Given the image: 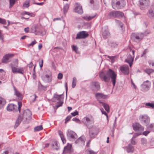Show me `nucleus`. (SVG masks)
I'll list each match as a JSON object with an SVG mask.
<instances>
[{"instance_id":"nucleus-13","label":"nucleus","mask_w":154,"mask_h":154,"mask_svg":"<svg viewBox=\"0 0 154 154\" xmlns=\"http://www.w3.org/2000/svg\"><path fill=\"white\" fill-rule=\"evenodd\" d=\"M91 88L93 91H97L100 88L99 83L97 82H92L91 84Z\"/></svg>"},{"instance_id":"nucleus-14","label":"nucleus","mask_w":154,"mask_h":154,"mask_svg":"<svg viewBox=\"0 0 154 154\" xmlns=\"http://www.w3.org/2000/svg\"><path fill=\"white\" fill-rule=\"evenodd\" d=\"M18 65V60L16 59H14L13 62L11 64L12 72L14 74L17 73V71L18 69V68H17Z\"/></svg>"},{"instance_id":"nucleus-59","label":"nucleus","mask_w":154,"mask_h":154,"mask_svg":"<svg viewBox=\"0 0 154 154\" xmlns=\"http://www.w3.org/2000/svg\"><path fill=\"white\" fill-rule=\"evenodd\" d=\"M148 51L147 49H145L143 51V54H142L141 57H142L143 56V55H145Z\"/></svg>"},{"instance_id":"nucleus-16","label":"nucleus","mask_w":154,"mask_h":154,"mask_svg":"<svg viewBox=\"0 0 154 154\" xmlns=\"http://www.w3.org/2000/svg\"><path fill=\"white\" fill-rule=\"evenodd\" d=\"M14 56V54H6L4 56L2 60V62L3 63H7L9 62V59L12 57Z\"/></svg>"},{"instance_id":"nucleus-37","label":"nucleus","mask_w":154,"mask_h":154,"mask_svg":"<svg viewBox=\"0 0 154 154\" xmlns=\"http://www.w3.org/2000/svg\"><path fill=\"white\" fill-rule=\"evenodd\" d=\"M95 16V15H94V16H84L83 17V18L86 20H90L94 18Z\"/></svg>"},{"instance_id":"nucleus-55","label":"nucleus","mask_w":154,"mask_h":154,"mask_svg":"<svg viewBox=\"0 0 154 154\" xmlns=\"http://www.w3.org/2000/svg\"><path fill=\"white\" fill-rule=\"evenodd\" d=\"M72 120L73 121L75 122L78 123H79L80 122V120L76 118H73Z\"/></svg>"},{"instance_id":"nucleus-49","label":"nucleus","mask_w":154,"mask_h":154,"mask_svg":"<svg viewBox=\"0 0 154 154\" xmlns=\"http://www.w3.org/2000/svg\"><path fill=\"white\" fill-rule=\"evenodd\" d=\"M100 110L102 113V114H104L106 116L107 118L108 119V116L107 115L106 112L103 109V108H101L100 109Z\"/></svg>"},{"instance_id":"nucleus-26","label":"nucleus","mask_w":154,"mask_h":154,"mask_svg":"<svg viewBox=\"0 0 154 154\" xmlns=\"http://www.w3.org/2000/svg\"><path fill=\"white\" fill-rule=\"evenodd\" d=\"M42 80L45 82H50L51 80V77L50 75L46 74L45 76L42 77Z\"/></svg>"},{"instance_id":"nucleus-15","label":"nucleus","mask_w":154,"mask_h":154,"mask_svg":"<svg viewBox=\"0 0 154 154\" xmlns=\"http://www.w3.org/2000/svg\"><path fill=\"white\" fill-rule=\"evenodd\" d=\"M120 69L121 72L125 75H128L129 72V69L128 66L126 65H124L121 66Z\"/></svg>"},{"instance_id":"nucleus-35","label":"nucleus","mask_w":154,"mask_h":154,"mask_svg":"<svg viewBox=\"0 0 154 154\" xmlns=\"http://www.w3.org/2000/svg\"><path fill=\"white\" fill-rule=\"evenodd\" d=\"M108 17H116V11L110 12L109 14Z\"/></svg>"},{"instance_id":"nucleus-29","label":"nucleus","mask_w":154,"mask_h":154,"mask_svg":"<svg viewBox=\"0 0 154 154\" xmlns=\"http://www.w3.org/2000/svg\"><path fill=\"white\" fill-rule=\"evenodd\" d=\"M23 119V117L21 116H19L16 121L14 127L17 128V127Z\"/></svg>"},{"instance_id":"nucleus-7","label":"nucleus","mask_w":154,"mask_h":154,"mask_svg":"<svg viewBox=\"0 0 154 154\" xmlns=\"http://www.w3.org/2000/svg\"><path fill=\"white\" fill-rule=\"evenodd\" d=\"M144 35L142 33H139L137 34L133 33L131 35V39L135 42L139 41L143 39Z\"/></svg>"},{"instance_id":"nucleus-19","label":"nucleus","mask_w":154,"mask_h":154,"mask_svg":"<svg viewBox=\"0 0 154 154\" xmlns=\"http://www.w3.org/2000/svg\"><path fill=\"white\" fill-rule=\"evenodd\" d=\"M7 109L9 111H12L14 112H16L17 111V107L14 104H10L7 106Z\"/></svg>"},{"instance_id":"nucleus-4","label":"nucleus","mask_w":154,"mask_h":154,"mask_svg":"<svg viewBox=\"0 0 154 154\" xmlns=\"http://www.w3.org/2000/svg\"><path fill=\"white\" fill-rule=\"evenodd\" d=\"M82 122L86 127L90 129L89 125L93 124L94 122V118L91 115H88L82 119Z\"/></svg>"},{"instance_id":"nucleus-24","label":"nucleus","mask_w":154,"mask_h":154,"mask_svg":"<svg viewBox=\"0 0 154 154\" xmlns=\"http://www.w3.org/2000/svg\"><path fill=\"white\" fill-rule=\"evenodd\" d=\"M14 91V94L19 99L21 100L23 98V96L20 92L18 91L15 86H13Z\"/></svg>"},{"instance_id":"nucleus-8","label":"nucleus","mask_w":154,"mask_h":154,"mask_svg":"<svg viewBox=\"0 0 154 154\" xmlns=\"http://www.w3.org/2000/svg\"><path fill=\"white\" fill-rule=\"evenodd\" d=\"M32 115V113L30 111L27 109L24 111L23 112V119H25V123H27V120H29Z\"/></svg>"},{"instance_id":"nucleus-44","label":"nucleus","mask_w":154,"mask_h":154,"mask_svg":"<svg viewBox=\"0 0 154 154\" xmlns=\"http://www.w3.org/2000/svg\"><path fill=\"white\" fill-rule=\"evenodd\" d=\"M141 144L144 145H145L147 143V141L146 139L142 138L141 140Z\"/></svg>"},{"instance_id":"nucleus-38","label":"nucleus","mask_w":154,"mask_h":154,"mask_svg":"<svg viewBox=\"0 0 154 154\" xmlns=\"http://www.w3.org/2000/svg\"><path fill=\"white\" fill-rule=\"evenodd\" d=\"M69 5L67 4H66L63 8V11L64 12V13L65 14L66 13H67L68 11V9L69 8Z\"/></svg>"},{"instance_id":"nucleus-1","label":"nucleus","mask_w":154,"mask_h":154,"mask_svg":"<svg viewBox=\"0 0 154 154\" xmlns=\"http://www.w3.org/2000/svg\"><path fill=\"white\" fill-rule=\"evenodd\" d=\"M99 76L102 81L106 82H108L111 79L113 86H115L117 75L112 70L109 69L106 71L100 72Z\"/></svg>"},{"instance_id":"nucleus-42","label":"nucleus","mask_w":154,"mask_h":154,"mask_svg":"<svg viewBox=\"0 0 154 154\" xmlns=\"http://www.w3.org/2000/svg\"><path fill=\"white\" fill-rule=\"evenodd\" d=\"M76 79L75 77H73V78L72 80V87L73 88H74L76 85Z\"/></svg>"},{"instance_id":"nucleus-23","label":"nucleus","mask_w":154,"mask_h":154,"mask_svg":"<svg viewBox=\"0 0 154 154\" xmlns=\"http://www.w3.org/2000/svg\"><path fill=\"white\" fill-rule=\"evenodd\" d=\"M139 4L140 5L142 6V8L143 9L144 8L148 5L149 3V0H139Z\"/></svg>"},{"instance_id":"nucleus-54","label":"nucleus","mask_w":154,"mask_h":154,"mask_svg":"<svg viewBox=\"0 0 154 154\" xmlns=\"http://www.w3.org/2000/svg\"><path fill=\"white\" fill-rule=\"evenodd\" d=\"M72 116H68L65 119V123H66L67 122L69 121L70 119L72 118Z\"/></svg>"},{"instance_id":"nucleus-12","label":"nucleus","mask_w":154,"mask_h":154,"mask_svg":"<svg viewBox=\"0 0 154 154\" xmlns=\"http://www.w3.org/2000/svg\"><path fill=\"white\" fill-rule=\"evenodd\" d=\"M102 33L103 37L104 39H106L109 36L110 33L107 26H105L102 28Z\"/></svg>"},{"instance_id":"nucleus-45","label":"nucleus","mask_w":154,"mask_h":154,"mask_svg":"<svg viewBox=\"0 0 154 154\" xmlns=\"http://www.w3.org/2000/svg\"><path fill=\"white\" fill-rule=\"evenodd\" d=\"M86 154H96L94 151L90 150H87L86 151Z\"/></svg>"},{"instance_id":"nucleus-63","label":"nucleus","mask_w":154,"mask_h":154,"mask_svg":"<svg viewBox=\"0 0 154 154\" xmlns=\"http://www.w3.org/2000/svg\"><path fill=\"white\" fill-rule=\"evenodd\" d=\"M44 3L43 2H34V4L36 5H42L44 4Z\"/></svg>"},{"instance_id":"nucleus-47","label":"nucleus","mask_w":154,"mask_h":154,"mask_svg":"<svg viewBox=\"0 0 154 154\" xmlns=\"http://www.w3.org/2000/svg\"><path fill=\"white\" fill-rule=\"evenodd\" d=\"M18 108L17 107V110H18L19 112H20V110L22 106V103L21 102H18Z\"/></svg>"},{"instance_id":"nucleus-3","label":"nucleus","mask_w":154,"mask_h":154,"mask_svg":"<svg viewBox=\"0 0 154 154\" xmlns=\"http://www.w3.org/2000/svg\"><path fill=\"white\" fill-rule=\"evenodd\" d=\"M111 4L113 9H120L125 7L126 2L124 0H112Z\"/></svg>"},{"instance_id":"nucleus-53","label":"nucleus","mask_w":154,"mask_h":154,"mask_svg":"<svg viewBox=\"0 0 154 154\" xmlns=\"http://www.w3.org/2000/svg\"><path fill=\"white\" fill-rule=\"evenodd\" d=\"M72 48L73 50L75 51L76 52H77L78 50V48L76 46L72 45Z\"/></svg>"},{"instance_id":"nucleus-5","label":"nucleus","mask_w":154,"mask_h":154,"mask_svg":"<svg viewBox=\"0 0 154 154\" xmlns=\"http://www.w3.org/2000/svg\"><path fill=\"white\" fill-rule=\"evenodd\" d=\"M139 119L140 122L143 125H147L149 123V118L147 115H140Z\"/></svg>"},{"instance_id":"nucleus-32","label":"nucleus","mask_w":154,"mask_h":154,"mask_svg":"<svg viewBox=\"0 0 154 154\" xmlns=\"http://www.w3.org/2000/svg\"><path fill=\"white\" fill-rule=\"evenodd\" d=\"M47 87V86H44L42 85L39 81L38 82V88L39 90H44L45 91L46 90V88Z\"/></svg>"},{"instance_id":"nucleus-18","label":"nucleus","mask_w":154,"mask_h":154,"mask_svg":"<svg viewBox=\"0 0 154 154\" xmlns=\"http://www.w3.org/2000/svg\"><path fill=\"white\" fill-rule=\"evenodd\" d=\"M89 135L91 138H94L97 134V129L95 128H92L89 131Z\"/></svg>"},{"instance_id":"nucleus-33","label":"nucleus","mask_w":154,"mask_h":154,"mask_svg":"<svg viewBox=\"0 0 154 154\" xmlns=\"http://www.w3.org/2000/svg\"><path fill=\"white\" fill-rule=\"evenodd\" d=\"M58 134L61 138L62 141L63 143H66V141L64 137V135L63 132L61 131H58Z\"/></svg>"},{"instance_id":"nucleus-22","label":"nucleus","mask_w":154,"mask_h":154,"mask_svg":"<svg viewBox=\"0 0 154 154\" xmlns=\"http://www.w3.org/2000/svg\"><path fill=\"white\" fill-rule=\"evenodd\" d=\"M134 57L131 56V54H129L128 56L127 59L125 60V61L129 64V66L131 67L132 65L134 60Z\"/></svg>"},{"instance_id":"nucleus-41","label":"nucleus","mask_w":154,"mask_h":154,"mask_svg":"<svg viewBox=\"0 0 154 154\" xmlns=\"http://www.w3.org/2000/svg\"><path fill=\"white\" fill-rule=\"evenodd\" d=\"M147 129L149 130H152L154 129V123L149 125L147 127Z\"/></svg>"},{"instance_id":"nucleus-28","label":"nucleus","mask_w":154,"mask_h":154,"mask_svg":"<svg viewBox=\"0 0 154 154\" xmlns=\"http://www.w3.org/2000/svg\"><path fill=\"white\" fill-rule=\"evenodd\" d=\"M126 149L128 153L132 152L134 150V147L131 144H128L126 147Z\"/></svg>"},{"instance_id":"nucleus-39","label":"nucleus","mask_w":154,"mask_h":154,"mask_svg":"<svg viewBox=\"0 0 154 154\" xmlns=\"http://www.w3.org/2000/svg\"><path fill=\"white\" fill-rule=\"evenodd\" d=\"M42 129H43V127L42 125L35 127L34 128V131H39Z\"/></svg>"},{"instance_id":"nucleus-51","label":"nucleus","mask_w":154,"mask_h":154,"mask_svg":"<svg viewBox=\"0 0 154 154\" xmlns=\"http://www.w3.org/2000/svg\"><path fill=\"white\" fill-rule=\"evenodd\" d=\"M0 23L3 24H6V22L5 20L0 18Z\"/></svg>"},{"instance_id":"nucleus-20","label":"nucleus","mask_w":154,"mask_h":154,"mask_svg":"<svg viewBox=\"0 0 154 154\" xmlns=\"http://www.w3.org/2000/svg\"><path fill=\"white\" fill-rule=\"evenodd\" d=\"M62 94L58 95L56 94H54V95L53 98L52 99V101L54 102H56L57 101H60L62 100L63 97Z\"/></svg>"},{"instance_id":"nucleus-25","label":"nucleus","mask_w":154,"mask_h":154,"mask_svg":"<svg viewBox=\"0 0 154 154\" xmlns=\"http://www.w3.org/2000/svg\"><path fill=\"white\" fill-rule=\"evenodd\" d=\"M154 9L150 8L148 9L147 14L148 17L151 19H154Z\"/></svg>"},{"instance_id":"nucleus-61","label":"nucleus","mask_w":154,"mask_h":154,"mask_svg":"<svg viewBox=\"0 0 154 154\" xmlns=\"http://www.w3.org/2000/svg\"><path fill=\"white\" fill-rule=\"evenodd\" d=\"M43 60H41V61H39V65L40 66V67L41 68L43 66Z\"/></svg>"},{"instance_id":"nucleus-10","label":"nucleus","mask_w":154,"mask_h":154,"mask_svg":"<svg viewBox=\"0 0 154 154\" xmlns=\"http://www.w3.org/2000/svg\"><path fill=\"white\" fill-rule=\"evenodd\" d=\"M133 130L135 131L141 132L144 130V128L139 123L135 122L132 124Z\"/></svg>"},{"instance_id":"nucleus-11","label":"nucleus","mask_w":154,"mask_h":154,"mask_svg":"<svg viewBox=\"0 0 154 154\" xmlns=\"http://www.w3.org/2000/svg\"><path fill=\"white\" fill-rule=\"evenodd\" d=\"M89 35L88 32L83 31L79 32L76 37V39H84L88 37Z\"/></svg>"},{"instance_id":"nucleus-50","label":"nucleus","mask_w":154,"mask_h":154,"mask_svg":"<svg viewBox=\"0 0 154 154\" xmlns=\"http://www.w3.org/2000/svg\"><path fill=\"white\" fill-rule=\"evenodd\" d=\"M109 44V45L112 47H115L117 46V45L113 42H110Z\"/></svg>"},{"instance_id":"nucleus-2","label":"nucleus","mask_w":154,"mask_h":154,"mask_svg":"<svg viewBox=\"0 0 154 154\" xmlns=\"http://www.w3.org/2000/svg\"><path fill=\"white\" fill-rule=\"evenodd\" d=\"M95 96L100 104V105L103 106L107 112H109V106L107 103L103 102L106 97V96L103 95L101 93H97L95 94Z\"/></svg>"},{"instance_id":"nucleus-43","label":"nucleus","mask_w":154,"mask_h":154,"mask_svg":"<svg viewBox=\"0 0 154 154\" xmlns=\"http://www.w3.org/2000/svg\"><path fill=\"white\" fill-rule=\"evenodd\" d=\"M63 103V102L62 100L59 101L57 103L56 107L57 109L59 107L61 106Z\"/></svg>"},{"instance_id":"nucleus-17","label":"nucleus","mask_w":154,"mask_h":154,"mask_svg":"<svg viewBox=\"0 0 154 154\" xmlns=\"http://www.w3.org/2000/svg\"><path fill=\"white\" fill-rule=\"evenodd\" d=\"M72 151V146L71 144H68L67 146H65L64 148L63 154H69L71 153Z\"/></svg>"},{"instance_id":"nucleus-21","label":"nucleus","mask_w":154,"mask_h":154,"mask_svg":"<svg viewBox=\"0 0 154 154\" xmlns=\"http://www.w3.org/2000/svg\"><path fill=\"white\" fill-rule=\"evenodd\" d=\"M74 10L75 12L79 14H81L83 13L82 6L78 4H77Z\"/></svg>"},{"instance_id":"nucleus-57","label":"nucleus","mask_w":154,"mask_h":154,"mask_svg":"<svg viewBox=\"0 0 154 154\" xmlns=\"http://www.w3.org/2000/svg\"><path fill=\"white\" fill-rule=\"evenodd\" d=\"M152 69H147L145 70V72L149 74L150 73L152 72Z\"/></svg>"},{"instance_id":"nucleus-52","label":"nucleus","mask_w":154,"mask_h":154,"mask_svg":"<svg viewBox=\"0 0 154 154\" xmlns=\"http://www.w3.org/2000/svg\"><path fill=\"white\" fill-rule=\"evenodd\" d=\"M37 43V42L35 40H34L32 41L31 43L28 45L27 46L28 47H30V46H33L34 45Z\"/></svg>"},{"instance_id":"nucleus-30","label":"nucleus","mask_w":154,"mask_h":154,"mask_svg":"<svg viewBox=\"0 0 154 154\" xmlns=\"http://www.w3.org/2000/svg\"><path fill=\"white\" fill-rule=\"evenodd\" d=\"M52 148L54 150H58L59 149V146H58L57 141H54L52 142L51 144Z\"/></svg>"},{"instance_id":"nucleus-6","label":"nucleus","mask_w":154,"mask_h":154,"mask_svg":"<svg viewBox=\"0 0 154 154\" xmlns=\"http://www.w3.org/2000/svg\"><path fill=\"white\" fill-rule=\"evenodd\" d=\"M151 83L148 80L143 82L141 85V90L143 92H146L150 88Z\"/></svg>"},{"instance_id":"nucleus-56","label":"nucleus","mask_w":154,"mask_h":154,"mask_svg":"<svg viewBox=\"0 0 154 154\" xmlns=\"http://www.w3.org/2000/svg\"><path fill=\"white\" fill-rule=\"evenodd\" d=\"M63 77V74L61 73H59L58 75L57 78L59 79H61Z\"/></svg>"},{"instance_id":"nucleus-48","label":"nucleus","mask_w":154,"mask_h":154,"mask_svg":"<svg viewBox=\"0 0 154 154\" xmlns=\"http://www.w3.org/2000/svg\"><path fill=\"white\" fill-rule=\"evenodd\" d=\"M18 73L22 74H23V68H18L17 71V73Z\"/></svg>"},{"instance_id":"nucleus-64","label":"nucleus","mask_w":154,"mask_h":154,"mask_svg":"<svg viewBox=\"0 0 154 154\" xmlns=\"http://www.w3.org/2000/svg\"><path fill=\"white\" fill-rule=\"evenodd\" d=\"M134 139H132V138L131 139V143L132 144L135 145L136 144V142L135 141L133 140Z\"/></svg>"},{"instance_id":"nucleus-27","label":"nucleus","mask_w":154,"mask_h":154,"mask_svg":"<svg viewBox=\"0 0 154 154\" xmlns=\"http://www.w3.org/2000/svg\"><path fill=\"white\" fill-rule=\"evenodd\" d=\"M85 140V138L84 136H81L79 137L75 141V143H81L82 144L84 145V143Z\"/></svg>"},{"instance_id":"nucleus-34","label":"nucleus","mask_w":154,"mask_h":154,"mask_svg":"<svg viewBox=\"0 0 154 154\" xmlns=\"http://www.w3.org/2000/svg\"><path fill=\"white\" fill-rule=\"evenodd\" d=\"M116 17H122L124 16L123 13L119 11H116Z\"/></svg>"},{"instance_id":"nucleus-31","label":"nucleus","mask_w":154,"mask_h":154,"mask_svg":"<svg viewBox=\"0 0 154 154\" xmlns=\"http://www.w3.org/2000/svg\"><path fill=\"white\" fill-rule=\"evenodd\" d=\"M6 103V101L2 97H0V109L3 107Z\"/></svg>"},{"instance_id":"nucleus-9","label":"nucleus","mask_w":154,"mask_h":154,"mask_svg":"<svg viewBox=\"0 0 154 154\" xmlns=\"http://www.w3.org/2000/svg\"><path fill=\"white\" fill-rule=\"evenodd\" d=\"M67 137L70 140H73L77 138L76 134L72 131L68 130L67 132Z\"/></svg>"},{"instance_id":"nucleus-36","label":"nucleus","mask_w":154,"mask_h":154,"mask_svg":"<svg viewBox=\"0 0 154 154\" xmlns=\"http://www.w3.org/2000/svg\"><path fill=\"white\" fill-rule=\"evenodd\" d=\"M145 106L147 107H149L151 108H154V103L153 102H152L151 103L149 102L146 103L145 104Z\"/></svg>"},{"instance_id":"nucleus-62","label":"nucleus","mask_w":154,"mask_h":154,"mask_svg":"<svg viewBox=\"0 0 154 154\" xmlns=\"http://www.w3.org/2000/svg\"><path fill=\"white\" fill-rule=\"evenodd\" d=\"M116 21L118 22L119 23V25L120 26V27L121 28H122L123 25V23L122 22H121V21H120L119 20H117Z\"/></svg>"},{"instance_id":"nucleus-60","label":"nucleus","mask_w":154,"mask_h":154,"mask_svg":"<svg viewBox=\"0 0 154 154\" xmlns=\"http://www.w3.org/2000/svg\"><path fill=\"white\" fill-rule=\"evenodd\" d=\"M150 131H146L143 132V134L145 135L146 136L149 133Z\"/></svg>"},{"instance_id":"nucleus-46","label":"nucleus","mask_w":154,"mask_h":154,"mask_svg":"<svg viewBox=\"0 0 154 154\" xmlns=\"http://www.w3.org/2000/svg\"><path fill=\"white\" fill-rule=\"evenodd\" d=\"M141 134V132H138L135 133L133 136L132 138L134 139L137 137L138 136L140 135Z\"/></svg>"},{"instance_id":"nucleus-40","label":"nucleus","mask_w":154,"mask_h":154,"mask_svg":"<svg viewBox=\"0 0 154 154\" xmlns=\"http://www.w3.org/2000/svg\"><path fill=\"white\" fill-rule=\"evenodd\" d=\"M29 5V0H26L25 2L23 5V7L28 8Z\"/></svg>"},{"instance_id":"nucleus-58","label":"nucleus","mask_w":154,"mask_h":154,"mask_svg":"<svg viewBox=\"0 0 154 154\" xmlns=\"http://www.w3.org/2000/svg\"><path fill=\"white\" fill-rule=\"evenodd\" d=\"M71 114L73 116H75L79 114V112L77 111H76L75 112L72 113Z\"/></svg>"}]
</instances>
